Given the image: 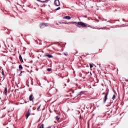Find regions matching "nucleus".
Here are the masks:
<instances>
[{
  "label": "nucleus",
  "instance_id": "1",
  "mask_svg": "<svg viewBox=\"0 0 128 128\" xmlns=\"http://www.w3.org/2000/svg\"><path fill=\"white\" fill-rule=\"evenodd\" d=\"M56 92H58V90L56 88H52L49 90V93L50 96H54V94H56Z\"/></svg>",
  "mask_w": 128,
  "mask_h": 128
},
{
  "label": "nucleus",
  "instance_id": "2",
  "mask_svg": "<svg viewBox=\"0 0 128 128\" xmlns=\"http://www.w3.org/2000/svg\"><path fill=\"white\" fill-rule=\"evenodd\" d=\"M76 24L78 26V28H80V26H82V28H86V26H87L86 24L85 23H84L82 22H77Z\"/></svg>",
  "mask_w": 128,
  "mask_h": 128
},
{
  "label": "nucleus",
  "instance_id": "3",
  "mask_svg": "<svg viewBox=\"0 0 128 128\" xmlns=\"http://www.w3.org/2000/svg\"><path fill=\"white\" fill-rule=\"evenodd\" d=\"M54 4L56 6H60V3L59 0H55Z\"/></svg>",
  "mask_w": 128,
  "mask_h": 128
},
{
  "label": "nucleus",
  "instance_id": "4",
  "mask_svg": "<svg viewBox=\"0 0 128 128\" xmlns=\"http://www.w3.org/2000/svg\"><path fill=\"white\" fill-rule=\"evenodd\" d=\"M30 110L29 109V110H28V111L26 115V120H28V116H30Z\"/></svg>",
  "mask_w": 128,
  "mask_h": 128
},
{
  "label": "nucleus",
  "instance_id": "5",
  "mask_svg": "<svg viewBox=\"0 0 128 128\" xmlns=\"http://www.w3.org/2000/svg\"><path fill=\"white\" fill-rule=\"evenodd\" d=\"M64 24H76V22H63Z\"/></svg>",
  "mask_w": 128,
  "mask_h": 128
},
{
  "label": "nucleus",
  "instance_id": "6",
  "mask_svg": "<svg viewBox=\"0 0 128 128\" xmlns=\"http://www.w3.org/2000/svg\"><path fill=\"white\" fill-rule=\"evenodd\" d=\"M46 23H42L40 24V28H46Z\"/></svg>",
  "mask_w": 128,
  "mask_h": 128
},
{
  "label": "nucleus",
  "instance_id": "7",
  "mask_svg": "<svg viewBox=\"0 0 128 128\" xmlns=\"http://www.w3.org/2000/svg\"><path fill=\"white\" fill-rule=\"evenodd\" d=\"M111 94V92H110V90H107L105 93H103V94H105L104 96H108V94Z\"/></svg>",
  "mask_w": 128,
  "mask_h": 128
},
{
  "label": "nucleus",
  "instance_id": "8",
  "mask_svg": "<svg viewBox=\"0 0 128 128\" xmlns=\"http://www.w3.org/2000/svg\"><path fill=\"white\" fill-rule=\"evenodd\" d=\"M45 56H48L49 58H52V54H50L48 53H46L45 55Z\"/></svg>",
  "mask_w": 128,
  "mask_h": 128
},
{
  "label": "nucleus",
  "instance_id": "9",
  "mask_svg": "<svg viewBox=\"0 0 128 128\" xmlns=\"http://www.w3.org/2000/svg\"><path fill=\"white\" fill-rule=\"evenodd\" d=\"M63 18L64 20H70V18H72L70 17V16H65Z\"/></svg>",
  "mask_w": 128,
  "mask_h": 128
},
{
  "label": "nucleus",
  "instance_id": "10",
  "mask_svg": "<svg viewBox=\"0 0 128 128\" xmlns=\"http://www.w3.org/2000/svg\"><path fill=\"white\" fill-rule=\"evenodd\" d=\"M19 60L21 62H24V60H22V55L20 54Z\"/></svg>",
  "mask_w": 128,
  "mask_h": 128
},
{
  "label": "nucleus",
  "instance_id": "11",
  "mask_svg": "<svg viewBox=\"0 0 128 128\" xmlns=\"http://www.w3.org/2000/svg\"><path fill=\"white\" fill-rule=\"evenodd\" d=\"M6 94H8V88L6 87L4 90V96H6Z\"/></svg>",
  "mask_w": 128,
  "mask_h": 128
},
{
  "label": "nucleus",
  "instance_id": "12",
  "mask_svg": "<svg viewBox=\"0 0 128 128\" xmlns=\"http://www.w3.org/2000/svg\"><path fill=\"white\" fill-rule=\"evenodd\" d=\"M106 100H108V96H105L104 98L103 102L104 104H106Z\"/></svg>",
  "mask_w": 128,
  "mask_h": 128
},
{
  "label": "nucleus",
  "instance_id": "13",
  "mask_svg": "<svg viewBox=\"0 0 128 128\" xmlns=\"http://www.w3.org/2000/svg\"><path fill=\"white\" fill-rule=\"evenodd\" d=\"M38 2H46L48 0H36Z\"/></svg>",
  "mask_w": 128,
  "mask_h": 128
},
{
  "label": "nucleus",
  "instance_id": "14",
  "mask_svg": "<svg viewBox=\"0 0 128 128\" xmlns=\"http://www.w3.org/2000/svg\"><path fill=\"white\" fill-rule=\"evenodd\" d=\"M2 76H4V69L2 70Z\"/></svg>",
  "mask_w": 128,
  "mask_h": 128
},
{
  "label": "nucleus",
  "instance_id": "15",
  "mask_svg": "<svg viewBox=\"0 0 128 128\" xmlns=\"http://www.w3.org/2000/svg\"><path fill=\"white\" fill-rule=\"evenodd\" d=\"M34 98L33 96H30V100H32Z\"/></svg>",
  "mask_w": 128,
  "mask_h": 128
},
{
  "label": "nucleus",
  "instance_id": "16",
  "mask_svg": "<svg viewBox=\"0 0 128 128\" xmlns=\"http://www.w3.org/2000/svg\"><path fill=\"white\" fill-rule=\"evenodd\" d=\"M23 68L22 66V65H20L19 66V69L20 70H22Z\"/></svg>",
  "mask_w": 128,
  "mask_h": 128
},
{
  "label": "nucleus",
  "instance_id": "17",
  "mask_svg": "<svg viewBox=\"0 0 128 128\" xmlns=\"http://www.w3.org/2000/svg\"><path fill=\"white\" fill-rule=\"evenodd\" d=\"M90 68H92L94 66L91 64H90Z\"/></svg>",
  "mask_w": 128,
  "mask_h": 128
},
{
  "label": "nucleus",
  "instance_id": "18",
  "mask_svg": "<svg viewBox=\"0 0 128 128\" xmlns=\"http://www.w3.org/2000/svg\"><path fill=\"white\" fill-rule=\"evenodd\" d=\"M47 70H48V72H51V71H52V68H48V69H47Z\"/></svg>",
  "mask_w": 128,
  "mask_h": 128
},
{
  "label": "nucleus",
  "instance_id": "19",
  "mask_svg": "<svg viewBox=\"0 0 128 128\" xmlns=\"http://www.w3.org/2000/svg\"><path fill=\"white\" fill-rule=\"evenodd\" d=\"M60 10V7H58V8L56 9V10Z\"/></svg>",
  "mask_w": 128,
  "mask_h": 128
},
{
  "label": "nucleus",
  "instance_id": "20",
  "mask_svg": "<svg viewBox=\"0 0 128 128\" xmlns=\"http://www.w3.org/2000/svg\"><path fill=\"white\" fill-rule=\"evenodd\" d=\"M56 120H60V118L58 116H56Z\"/></svg>",
  "mask_w": 128,
  "mask_h": 128
},
{
  "label": "nucleus",
  "instance_id": "21",
  "mask_svg": "<svg viewBox=\"0 0 128 128\" xmlns=\"http://www.w3.org/2000/svg\"><path fill=\"white\" fill-rule=\"evenodd\" d=\"M64 54L66 56H68V54L64 53Z\"/></svg>",
  "mask_w": 128,
  "mask_h": 128
},
{
  "label": "nucleus",
  "instance_id": "22",
  "mask_svg": "<svg viewBox=\"0 0 128 128\" xmlns=\"http://www.w3.org/2000/svg\"><path fill=\"white\" fill-rule=\"evenodd\" d=\"M40 106H39L38 108H37V110H40Z\"/></svg>",
  "mask_w": 128,
  "mask_h": 128
},
{
  "label": "nucleus",
  "instance_id": "23",
  "mask_svg": "<svg viewBox=\"0 0 128 128\" xmlns=\"http://www.w3.org/2000/svg\"><path fill=\"white\" fill-rule=\"evenodd\" d=\"M115 98H116V96H113L112 98V100H115Z\"/></svg>",
  "mask_w": 128,
  "mask_h": 128
},
{
  "label": "nucleus",
  "instance_id": "24",
  "mask_svg": "<svg viewBox=\"0 0 128 128\" xmlns=\"http://www.w3.org/2000/svg\"><path fill=\"white\" fill-rule=\"evenodd\" d=\"M30 96H32V94H30Z\"/></svg>",
  "mask_w": 128,
  "mask_h": 128
},
{
  "label": "nucleus",
  "instance_id": "25",
  "mask_svg": "<svg viewBox=\"0 0 128 128\" xmlns=\"http://www.w3.org/2000/svg\"><path fill=\"white\" fill-rule=\"evenodd\" d=\"M113 96H116V95L114 94V95H113Z\"/></svg>",
  "mask_w": 128,
  "mask_h": 128
},
{
  "label": "nucleus",
  "instance_id": "26",
  "mask_svg": "<svg viewBox=\"0 0 128 128\" xmlns=\"http://www.w3.org/2000/svg\"><path fill=\"white\" fill-rule=\"evenodd\" d=\"M22 71H21V72H20V74H22Z\"/></svg>",
  "mask_w": 128,
  "mask_h": 128
},
{
  "label": "nucleus",
  "instance_id": "27",
  "mask_svg": "<svg viewBox=\"0 0 128 128\" xmlns=\"http://www.w3.org/2000/svg\"><path fill=\"white\" fill-rule=\"evenodd\" d=\"M72 100H74V98H72Z\"/></svg>",
  "mask_w": 128,
  "mask_h": 128
},
{
  "label": "nucleus",
  "instance_id": "28",
  "mask_svg": "<svg viewBox=\"0 0 128 128\" xmlns=\"http://www.w3.org/2000/svg\"><path fill=\"white\" fill-rule=\"evenodd\" d=\"M103 30H104V28H103Z\"/></svg>",
  "mask_w": 128,
  "mask_h": 128
},
{
  "label": "nucleus",
  "instance_id": "29",
  "mask_svg": "<svg viewBox=\"0 0 128 128\" xmlns=\"http://www.w3.org/2000/svg\"><path fill=\"white\" fill-rule=\"evenodd\" d=\"M112 94H114V92H112Z\"/></svg>",
  "mask_w": 128,
  "mask_h": 128
},
{
  "label": "nucleus",
  "instance_id": "30",
  "mask_svg": "<svg viewBox=\"0 0 128 128\" xmlns=\"http://www.w3.org/2000/svg\"><path fill=\"white\" fill-rule=\"evenodd\" d=\"M54 112H56V110H54Z\"/></svg>",
  "mask_w": 128,
  "mask_h": 128
}]
</instances>
